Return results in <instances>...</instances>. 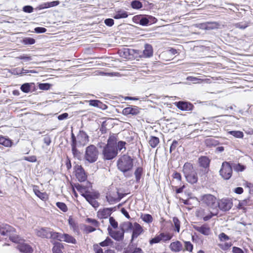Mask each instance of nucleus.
<instances>
[{
  "label": "nucleus",
  "mask_w": 253,
  "mask_h": 253,
  "mask_svg": "<svg viewBox=\"0 0 253 253\" xmlns=\"http://www.w3.org/2000/svg\"><path fill=\"white\" fill-rule=\"evenodd\" d=\"M117 166L118 169L124 173L125 177L131 176V174L127 173L133 167V160L130 156L127 155H123L118 160Z\"/></svg>",
  "instance_id": "f257e3e1"
},
{
  "label": "nucleus",
  "mask_w": 253,
  "mask_h": 253,
  "mask_svg": "<svg viewBox=\"0 0 253 253\" xmlns=\"http://www.w3.org/2000/svg\"><path fill=\"white\" fill-rule=\"evenodd\" d=\"M182 171L188 183L193 184L197 182L198 180L197 173L194 169L192 164L185 163L183 167Z\"/></svg>",
  "instance_id": "f03ea898"
},
{
  "label": "nucleus",
  "mask_w": 253,
  "mask_h": 253,
  "mask_svg": "<svg viewBox=\"0 0 253 253\" xmlns=\"http://www.w3.org/2000/svg\"><path fill=\"white\" fill-rule=\"evenodd\" d=\"M98 151L97 147L91 144L85 149L84 159L89 163L96 162L98 159Z\"/></svg>",
  "instance_id": "7ed1b4c3"
},
{
  "label": "nucleus",
  "mask_w": 253,
  "mask_h": 253,
  "mask_svg": "<svg viewBox=\"0 0 253 253\" xmlns=\"http://www.w3.org/2000/svg\"><path fill=\"white\" fill-rule=\"evenodd\" d=\"M83 196L93 208H97L99 206V203L96 200L98 199L100 194L97 191H86V193L82 194Z\"/></svg>",
  "instance_id": "20e7f679"
},
{
  "label": "nucleus",
  "mask_w": 253,
  "mask_h": 253,
  "mask_svg": "<svg viewBox=\"0 0 253 253\" xmlns=\"http://www.w3.org/2000/svg\"><path fill=\"white\" fill-rule=\"evenodd\" d=\"M117 148L105 145L102 150V158L104 160H111L118 155Z\"/></svg>",
  "instance_id": "39448f33"
},
{
  "label": "nucleus",
  "mask_w": 253,
  "mask_h": 253,
  "mask_svg": "<svg viewBox=\"0 0 253 253\" xmlns=\"http://www.w3.org/2000/svg\"><path fill=\"white\" fill-rule=\"evenodd\" d=\"M220 175L225 180H228L232 174V167L230 162H224L219 170Z\"/></svg>",
  "instance_id": "423d86ee"
},
{
  "label": "nucleus",
  "mask_w": 253,
  "mask_h": 253,
  "mask_svg": "<svg viewBox=\"0 0 253 253\" xmlns=\"http://www.w3.org/2000/svg\"><path fill=\"white\" fill-rule=\"evenodd\" d=\"M134 18H137L138 20L137 22L143 26L152 25L155 23L157 21L155 17L148 15H140L134 17Z\"/></svg>",
  "instance_id": "0eeeda50"
},
{
  "label": "nucleus",
  "mask_w": 253,
  "mask_h": 253,
  "mask_svg": "<svg viewBox=\"0 0 253 253\" xmlns=\"http://www.w3.org/2000/svg\"><path fill=\"white\" fill-rule=\"evenodd\" d=\"M201 201L208 207L212 209L217 208V200L216 198L211 194H205L202 196Z\"/></svg>",
  "instance_id": "6e6552de"
},
{
  "label": "nucleus",
  "mask_w": 253,
  "mask_h": 253,
  "mask_svg": "<svg viewBox=\"0 0 253 253\" xmlns=\"http://www.w3.org/2000/svg\"><path fill=\"white\" fill-rule=\"evenodd\" d=\"M71 145L72 148V152L74 157L77 159L78 160H81L82 155L81 152L77 148V146H78L77 145V141L76 137L75 136L73 131L71 132Z\"/></svg>",
  "instance_id": "1a4fd4ad"
},
{
  "label": "nucleus",
  "mask_w": 253,
  "mask_h": 253,
  "mask_svg": "<svg viewBox=\"0 0 253 253\" xmlns=\"http://www.w3.org/2000/svg\"><path fill=\"white\" fill-rule=\"evenodd\" d=\"M76 139L78 146H85L89 141L88 135L83 130H80Z\"/></svg>",
  "instance_id": "9d476101"
},
{
  "label": "nucleus",
  "mask_w": 253,
  "mask_h": 253,
  "mask_svg": "<svg viewBox=\"0 0 253 253\" xmlns=\"http://www.w3.org/2000/svg\"><path fill=\"white\" fill-rule=\"evenodd\" d=\"M217 207L221 210L224 211H229L231 209L233 206V203L231 199H222L217 201Z\"/></svg>",
  "instance_id": "9b49d317"
},
{
  "label": "nucleus",
  "mask_w": 253,
  "mask_h": 253,
  "mask_svg": "<svg viewBox=\"0 0 253 253\" xmlns=\"http://www.w3.org/2000/svg\"><path fill=\"white\" fill-rule=\"evenodd\" d=\"M75 169V175L78 181L81 182L85 181L87 179V174L82 166L77 165Z\"/></svg>",
  "instance_id": "f8f14e48"
},
{
  "label": "nucleus",
  "mask_w": 253,
  "mask_h": 253,
  "mask_svg": "<svg viewBox=\"0 0 253 253\" xmlns=\"http://www.w3.org/2000/svg\"><path fill=\"white\" fill-rule=\"evenodd\" d=\"M174 105L179 109L184 111H192L194 105L190 102L184 101L175 102Z\"/></svg>",
  "instance_id": "ddd939ff"
},
{
  "label": "nucleus",
  "mask_w": 253,
  "mask_h": 253,
  "mask_svg": "<svg viewBox=\"0 0 253 253\" xmlns=\"http://www.w3.org/2000/svg\"><path fill=\"white\" fill-rule=\"evenodd\" d=\"M116 210V207L101 209L97 212V216L100 219L107 218L110 217L112 212Z\"/></svg>",
  "instance_id": "4468645a"
},
{
  "label": "nucleus",
  "mask_w": 253,
  "mask_h": 253,
  "mask_svg": "<svg viewBox=\"0 0 253 253\" xmlns=\"http://www.w3.org/2000/svg\"><path fill=\"white\" fill-rule=\"evenodd\" d=\"M109 235L117 241H121L124 238V233L122 230L114 231L110 227L107 228Z\"/></svg>",
  "instance_id": "2eb2a0df"
},
{
  "label": "nucleus",
  "mask_w": 253,
  "mask_h": 253,
  "mask_svg": "<svg viewBox=\"0 0 253 253\" xmlns=\"http://www.w3.org/2000/svg\"><path fill=\"white\" fill-rule=\"evenodd\" d=\"M132 232L131 242L137 238L143 232V229L142 226L137 222L133 223V228L131 230Z\"/></svg>",
  "instance_id": "dca6fc26"
},
{
  "label": "nucleus",
  "mask_w": 253,
  "mask_h": 253,
  "mask_svg": "<svg viewBox=\"0 0 253 253\" xmlns=\"http://www.w3.org/2000/svg\"><path fill=\"white\" fill-rule=\"evenodd\" d=\"M140 108L136 106H129L123 110L122 114L125 116L131 115L136 116L139 114Z\"/></svg>",
  "instance_id": "f3484780"
},
{
  "label": "nucleus",
  "mask_w": 253,
  "mask_h": 253,
  "mask_svg": "<svg viewBox=\"0 0 253 253\" xmlns=\"http://www.w3.org/2000/svg\"><path fill=\"white\" fill-rule=\"evenodd\" d=\"M52 229L47 227H42L37 230L36 234L38 236L42 238L49 239Z\"/></svg>",
  "instance_id": "a211bd4d"
},
{
  "label": "nucleus",
  "mask_w": 253,
  "mask_h": 253,
  "mask_svg": "<svg viewBox=\"0 0 253 253\" xmlns=\"http://www.w3.org/2000/svg\"><path fill=\"white\" fill-rule=\"evenodd\" d=\"M82 195V194L86 193V191H90L89 188L92 187L91 183L88 181L87 182L86 185H83L79 183H75L73 186Z\"/></svg>",
  "instance_id": "6ab92c4d"
},
{
  "label": "nucleus",
  "mask_w": 253,
  "mask_h": 253,
  "mask_svg": "<svg viewBox=\"0 0 253 253\" xmlns=\"http://www.w3.org/2000/svg\"><path fill=\"white\" fill-rule=\"evenodd\" d=\"M198 162L200 166L205 169V173H207L211 162L209 158L207 156H201L198 159Z\"/></svg>",
  "instance_id": "aec40b11"
},
{
  "label": "nucleus",
  "mask_w": 253,
  "mask_h": 253,
  "mask_svg": "<svg viewBox=\"0 0 253 253\" xmlns=\"http://www.w3.org/2000/svg\"><path fill=\"white\" fill-rule=\"evenodd\" d=\"M193 228L196 231L205 236H208L211 233V229L206 224H204L201 226L194 225Z\"/></svg>",
  "instance_id": "412c9836"
},
{
  "label": "nucleus",
  "mask_w": 253,
  "mask_h": 253,
  "mask_svg": "<svg viewBox=\"0 0 253 253\" xmlns=\"http://www.w3.org/2000/svg\"><path fill=\"white\" fill-rule=\"evenodd\" d=\"M16 248L22 253H32L33 252L32 247L30 245L23 242L20 244V245H18Z\"/></svg>",
  "instance_id": "4be33fe9"
},
{
  "label": "nucleus",
  "mask_w": 253,
  "mask_h": 253,
  "mask_svg": "<svg viewBox=\"0 0 253 253\" xmlns=\"http://www.w3.org/2000/svg\"><path fill=\"white\" fill-rule=\"evenodd\" d=\"M169 249L173 252L178 253L183 251V245L180 241H176L170 243Z\"/></svg>",
  "instance_id": "5701e85b"
},
{
  "label": "nucleus",
  "mask_w": 253,
  "mask_h": 253,
  "mask_svg": "<svg viewBox=\"0 0 253 253\" xmlns=\"http://www.w3.org/2000/svg\"><path fill=\"white\" fill-rule=\"evenodd\" d=\"M153 55V48L152 46L148 43L144 45V49L143 51V55L145 58H150Z\"/></svg>",
  "instance_id": "b1692460"
},
{
  "label": "nucleus",
  "mask_w": 253,
  "mask_h": 253,
  "mask_svg": "<svg viewBox=\"0 0 253 253\" xmlns=\"http://www.w3.org/2000/svg\"><path fill=\"white\" fill-rule=\"evenodd\" d=\"M133 223L130 221L124 222L120 224V228L121 230L125 232H130L132 228H133Z\"/></svg>",
  "instance_id": "393cba45"
},
{
  "label": "nucleus",
  "mask_w": 253,
  "mask_h": 253,
  "mask_svg": "<svg viewBox=\"0 0 253 253\" xmlns=\"http://www.w3.org/2000/svg\"><path fill=\"white\" fill-rule=\"evenodd\" d=\"M118 141L117 136L115 134H113L110 135L108 140L107 143L106 145L114 147L117 148V143Z\"/></svg>",
  "instance_id": "a878e982"
},
{
  "label": "nucleus",
  "mask_w": 253,
  "mask_h": 253,
  "mask_svg": "<svg viewBox=\"0 0 253 253\" xmlns=\"http://www.w3.org/2000/svg\"><path fill=\"white\" fill-rule=\"evenodd\" d=\"M60 2L58 0L53 1L50 2H44L39 5V8L40 9H42L45 8H48L52 7H54L58 5Z\"/></svg>",
  "instance_id": "bb28decb"
},
{
  "label": "nucleus",
  "mask_w": 253,
  "mask_h": 253,
  "mask_svg": "<svg viewBox=\"0 0 253 253\" xmlns=\"http://www.w3.org/2000/svg\"><path fill=\"white\" fill-rule=\"evenodd\" d=\"M16 59L22 60V64H28V62L33 60V57L26 54H23L16 57Z\"/></svg>",
  "instance_id": "cd10ccee"
},
{
  "label": "nucleus",
  "mask_w": 253,
  "mask_h": 253,
  "mask_svg": "<svg viewBox=\"0 0 253 253\" xmlns=\"http://www.w3.org/2000/svg\"><path fill=\"white\" fill-rule=\"evenodd\" d=\"M53 244V247L52 249L53 253H63L62 251V249L64 248L62 244L58 242H54Z\"/></svg>",
  "instance_id": "c85d7f7f"
},
{
  "label": "nucleus",
  "mask_w": 253,
  "mask_h": 253,
  "mask_svg": "<svg viewBox=\"0 0 253 253\" xmlns=\"http://www.w3.org/2000/svg\"><path fill=\"white\" fill-rule=\"evenodd\" d=\"M34 86V83H26L21 85L20 89L24 93H29L31 90V88Z\"/></svg>",
  "instance_id": "c756f323"
},
{
  "label": "nucleus",
  "mask_w": 253,
  "mask_h": 253,
  "mask_svg": "<svg viewBox=\"0 0 253 253\" xmlns=\"http://www.w3.org/2000/svg\"><path fill=\"white\" fill-rule=\"evenodd\" d=\"M11 227L6 225L4 227L0 228V235L3 236H9Z\"/></svg>",
  "instance_id": "7c9ffc66"
},
{
  "label": "nucleus",
  "mask_w": 253,
  "mask_h": 253,
  "mask_svg": "<svg viewBox=\"0 0 253 253\" xmlns=\"http://www.w3.org/2000/svg\"><path fill=\"white\" fill-rule=\"evenodd\" d=\"M63 237V234L54 231L52 229L50 238L53 240H57L60 241H62Z\"/></svg>",
  "instance_id": "2f4dec72"
},
{
  "label": "nucleus",
  "mask_w": 253,
  "mask_h": 253,
  "mask_svg": "<svg viewBox=\"0 0 253 253\" xmlns=\"http://www.w3.org/2000/svg\"><path fill=\"white\" fill-rule=\"evenodd\" d=\"M149 144L152 148H155L160 143V139L158 137L151 136L149 140Z\"/></svg>",
  "instance_id": "473e14b6"
},
{
  "label": "nucleus",
  "mask_w": 253,
  "mask_h": 253,
  "mask_svg": "<svg viewBox=\"0 0 253 253\" xmlns=\"http://www.w3.org/2000/svg\"><path fill=\"white\" fill-rule=\"evenodd\" d=\"M249 205H250V199L249 198H247L246 199L240 201L238 205L237 208L239 209H242L244 211V212H246V209L245 208V207Z\"/></svg>",
  "instance_id": "72a5a7b5"
},
{
  "label": "nucleus",
  "mask_w": 253,
  "mask_h": 253,
  "mask_svg": "<svg viewBox=\"0 0 253 253\" xmlns=\"http://www.w3.org/2000/svg\"><path fill=\"white\" fill-rule=\"evenodd\" d=\"M62 241L74 244H76L77 242L75 238H74L72 236L66 233L63 234Z\"/></svg>",
  "instance_id": "f704fd0d"
},
{
  "label": "nucleus",
  "mask_w": 253,
  "mask_h": 253,
  "mask_svg": "<svg viewBox=\"0 0 253 253\" xmlns=\"http://www.w3.org/2000/svg\"><path fill=\"white\" fill-rule=\"evenodd\" d=\"M13 142L9 138L0 135V144H1L5 147H10L12 146Z\"/></svg>",
  "instance_id": "c9c22d12"
},
{
  "label": "nucleus",
  "mask_w": 253,
  "mask_h": 253,
  "mask_svg": "<svg viewBox=\"0 0 253 253\" xmlns=\"http://www.w3.org/2000/svg\"><path fill=\"white\" fill-rule=\"evenodd\" d=\"M250 23L248 21H242L238 22L234 24V26L236 28H238L241 30H244L248 26H249Z\"/></svg>",
  "instance_id": "e433bc0d"
},
{
  "label": "nucleus",
  "mask_w": 253,
  "mask_h": 253,
  "mask_svg": "<svg viewBox=\"0 0 253 253\" xmlns=\"http://www.w3.org/2000/svg\"><path fill=\"white\" fill-rule=\"evenodd\" d=\"M143 173V169L142 167H138L136 169L134 174L135 177L136 183H139Z\"/></svg>",
  "instance_id": "4c0bfd02"
},
{
  "label": "nucleus",
  "mask_w": 253,
  "mask_h": 253,
  "mask_svg": "<svg viewBox=\"0 0 253 253\" xmlns=\"http://www.w3.org/2000/svg\"><path fill=\"white\" fill-rule=\"evenodd\" d=\"M120 55L123 58H128L130 55L132 54L131 50L128 48H124L119 51Z\"/></svg>",
  "instance_id": "58836bf2"
},
{
  "label": "nucleus",
  "mask_w": 253,
  "mask_h": 253,
  "mask_svg": "<svg viewBox=\"0 0 253 253\" xmlns=\"http://www.w3.org/2000/svg\"><path fill=\"white\" fill-rule=\"evenodd\" d=\"M128 14L126 11H119L114 16V18L116 19H119L121 18H125L127 17Z\"/></svg>",
  "instance_id": "ea45409f"
},
{
  "label": "nucleus",
  "mask_w": 253,
  "mask_h": 253,
  "mask_svg": "<svg viewBox=\"0 0 253 253\" xmlns=\"http://www.w3.org/2000/svg\"><path fill=\"white\" fill-rule=\"evenodd\" d=\"M9 240L13 243H17L18 245H20L21 243L24 242V240L22 239L18 235L11 236L10 234Z\"/></svg>",
  "instance_id": "a19ab883"
},
{
  "label": "nucleus",
  "mask_w": 253,
  "mask_h": 253,
  "mask_svg": "<svg viewBox=\"0 0 253 253\" xmlns=\"http://www.w3.org/2000/svg\"><path fill=\"white\" fill-rule=\"evenodd\" d=\"M184 248H183V251L192 252L193 249V245L190 241H184Z\"/></svg>",
  "instance_id": "79ce46f5"
},
{
  "label": "nucleus",
  "mask_w": 253,
  "mask_h": 253,
  "mask_svg": "<svg viewBox=\"0 0 253 253\" xmlns=\"http://www.w3.org/2000/svg\"><path fill=\"white\" fill-rule=\"evenodd\" d=\"M228 133L236 138H242L244 137V133L241 131L231 130L229 131Z\"/></svg>",
  "instance_id": "37998d69"
},
{
  "label": "nucleus",
  "mask_w": 253,
  "mask_h": 253,
  "mask_svg": "<svg viewBox=\"0 0 253 253\" xmlns=\"http://www.w3.org/2000/svg\"><path fill=\"white\" fill-rule=\"evenodd\" d=\"M131 6L132 8L139 9L142 7V3L139 0H134L131 2Z\"/></svg>",
  "instance_id": "c03bdc74"
},
{
  "label": "nucleus",
  "mask_w": 253,
  "mask_h": 253,
  "mask_svg": "<svg viewBox=\"0 0 253 253\" xmlns=\"http://www.w3.org/2000/svg\"><path fill=\"white\" fill-rule=\"evenodd\" d=\"M68 222L70 226L73 228L75 232H77L79 230L77 223L75 222V221L71 217L69 218Z\"/></svg>",
  "instance_id": "a18cd8bd"
},
{
  "label": "nucleus",
  "mask_w": 253,
  "mask_h": 253,
  "mask_svg": "<svg viewBox=\"0 0 253 253\" xmlns=\"http://www.w3.org/2000/svg\"><path fill=\"white\" fill-rule=\"evenodd\" d=\"M34 192L36 195L42 200H45L47 198V195L45 193L41 192L39 190L34 189Z\"/></svg>",
  "instance_id": "49530a36"
},
{
  "label": "nucleus",
  "mask_w": 253,
  "mask_h": 253,
  "mask_svg": "<svg viewBox=\"0 0 253 253\" xmlns=\"http://www.w3.org/2000/svg\"><path fill=\"white\" fill-rule=\"evenodd\" d=\"M199 28L202 29L210 30L213 29L214 27L212 23H205L200 24Z\"/></svg>",
  "instance_id": "de8ad7c7"
},
{
  "label": "nucleus",
  "mask_w": 253,
  "mask_h": 253,
  "mask_svg": "<svg viewBox=\"0 0 253 253\" xmlns=\"http://www.w3.org/2000/svg\"><path fill=\"white\" fill-rule=\"evenodd\" d=\"M35 42L36 41L34 39L30 37H27L23 39L22 42L25 45H32L34 44Z\"/></svg>",
  "instance_id": "09e8293b"
},
{
  "label": "nucleus",
  "mask_w": 253,
  "mask_h": 253,
  "mask_svg": "<svg viewBox=\"0 0 253 253\" xmlns=\"http://www.w3.org/2000/svg\"><path fill=\"white\" fill-rule=\"evenodd\" d=\"M113 243V241L111 240V239L107 237L104 241L100 242L99 245L101 247H107L111 245Z\"/></svg>",
  "instance_id": "8fccbe9b"
},
{
  "label": "nucleus",
  "mask_w": 253,
  "mask_h": 253,
  "mask_svg": "<svg viewBox=\"0 0 253 253\" xmlns=\"http://www.w3.org/2000/svg\"><path fill=\"white\" fill-rule=\"evenodd\" d=\"M56 205L63 212H66L68 211L67 206L64 203L58 202L56 203Z\"/></svg>",
  "instance_id": "3c124183"
},
{
  "label": "nucleus",
  "mask_w": 253,
  "mask_h": 253,
  "mask_svg": "<svg viewBox=\"0 0 253 253\" xmlns=\"http://www.w3.org/2000/svg\"><path fill=\"white\" fill-rule=\"evenodd\" d=\"M38 86L41 90H47L51 86V84L49 83H38Z\"/></svg>",
  "instance_id": "603ef678"
},
{
  "label": "nucleus",
  "mask_w": 253,
  "mask_h": 253,
  "mask_svg": "<svg viewBox=\"0 0 253 253\" xmlns=\"http://www.w3.org/2000/svg\"><path fill=\"white\" fill-rule=\"evenodd\" d=\"M173 222L174 225L175 227V230L177 231V232H179L180 231V222L179 219L176 217H174L173 218Z\"/></svg>",
  "instance_id": "864d4df0"
},
{
  "label": "nucleus",
  "mask_w": 253,
  "mask_h": 253,
  "mask_svg": "<svg viewBox=\"0 0 253 253\" xmlns=\"http://www.w3.org/2000/svg\"><path fill=\"white\" fill-rule=\"evenodd\" d=\"M142 219L143 221L146 223H151L153 221V217L151 215L149 214H144L142 216Z\"/></svg>",
  "instance_id": "5fc2aeb1"
},
{
  "label": "nucleus",
  "mask_w": 253,
  "mask_h": 253,
  "mask_svg": "<svg viewBox=\"0 0 253 253\" xmlns=\"http://www.w3.org/2000/svg\"><path fill=\"white\" fill-rule=\"evenodd\" d=\"M160 235L161 238V241H163L165 242L170 240L172 238V236L169 234H165L164 233H161Z\"/></svg>",
  "instance_id": "6e6d98bb"
},
{
  "label": "nucleus",
  "mask_w": 253,
  "mask_h": 253,
  "mask_svg": "<svg viewBox=\"0 0 253 253\" xmlns=\"http://www.w3.org/2000/svg\"><path fill=\"white\" fill-rule=\"evenodd\" d=\"M126 144L125 141H119L118 143H117V152H118V151H121L123 149L126 150V148L125 147V145Z\"/></svg>",
  "instance_id": "4d7b16f0"
},
{
  "label": "nucleus",
  "mask_w": 253,
  "mask_h": 253,
  "mask_svg": "<svg viewBox=\"0 0 253 253\" xmlns=\"http://www.w3.org/2000/svg\"><path fill=\"white\" fill-rule=\"evenodd\" d=\"M109 223L111 226L114 229H116L118 227V223L115 220V219L112 217L110 216L109 217Z\"/></svg>",
  "instance_id": "13d9d810"
},
{
  "label": "nucleus",
  "mask_w": 253,
  "mask_h": 253,
  "mask_svg": "<svg viewBox=\"0 0 253 253\" xmlns=\"http://www.w3.org/2000/svg\"><path fill=\"white\" fill-rule=\"evenodd\" d=\"M161 241V238L160 237V235L159 234L158 236H155V237L152 238L149 241V243L150 245H153L154 244H157Z\"/></svg>",
  "instance_id": "bf43d9fd"
},
{
  "label": "nucleus",
  "mask_w": 253,
  "mask_h": 253,
  "mask_svg": "<svg viewBox=\"0 0 253 253\" xmlns=\"http://www.w3.org/2000/svg\"><path fill=\"white\" fill-rule=\"evenodd\" d=\"M106 198L107 200V201L110 204H113L114 203H116L118 202V199L115 197H112V196H106Z\"/></svg>",
  "instance_id": "052dcab7"
},
{
  "label": "nucleus",
  "mask_w": 253,
  "mask_h": 253,
  "mask_svg": "<svg viewBox=\"0 0 253 253\" xmlns=\"http://www.w3.org/2000/svg\"><path fill=\"white\" fill-rule=\"evenodd\" d=\"M21 76L26 75L28 73H38V72L35 70H26L24 68L21 69Z\"/></svg>",
  "instance_id": "680f3d73"
},
{
  "label": "nucleus",
  "mask_w": 253,
  "mask_h": 253,
  "mask_svg": "<svg viewBox=\"0 0 253 253\" xmlns=\"http://www.w3.org/2000/svg\"><path fill=\"white\" fill-rule=\"evenodd\" d=\"M86 222L88 223H91L92 225H93L94 227H98L99 226V223L98 221H97L95 219H92L91 218H87L86 219Z\"/></svg>",
  "instance_id": "e2e57ef3"
},
{
  "label": "nucleus",
  "mask_w": 253,
  "mask_h": 253,
  "mask_svg": "<svg viewBox=\"0 0 253 253\" xmlns=\"http://www.w3.org/2000/svg\"><path fill=\"white\" fill-rule=\"evenodd\" d=\"M218 238L221 242H224L230 239L229 237L223 232L221 233L218 235Z\"/></svg>",
  "instance_id": "0e129e2a"
},
{
  "label": "nucleus",
  "mask_w": 253,
  "mask_h": 253,
  "mask_svg": "<svg viewBox=\"0 0 253 253\" xmlns=\"http://www.w3.org/2000/svg\"><path fill=\"white\" fill-rule=\"evenodd\" d=\"M84 230L86 234H88L95 231L96 228L91 226L85 225H84Z\"/></svg>",
  "instance_id": "69168bd1"
},
{
  "label": "nucleus",
  "mask_w": 253,
  "mask_h": 253,
  "mask_svg": "<svg viewBox=\"0 0 253 253\" xmlns=\"http://www.w3.org/2000/svg\"><path fill=\"white\" fill-rule=\"evenodd\" d=\"M234 168L235 170L237 171H243L245 169V166L240 163L236 164Z\"/></svg>",
  "instance_id": "338daca9"
},
{
  "label": "nucleus",
  "mask_w": 253,
  "mask_h": 253,
  "mask_svg": "<svg viewBox=\"0 0 253 253\" xmlns=\"http://www.w3.org/2000/svg\"><path fill=\"white\" fill-rule=\"evenodd\" d=\"M33 10V7L31 5H25L23 7V11L26 13H32Z\"/></svg>",
  "instance_id": "774afa93"
}]
</instances>
